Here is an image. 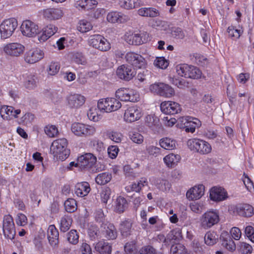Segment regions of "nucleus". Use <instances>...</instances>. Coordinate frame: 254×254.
<instances>
[{
  "instance_id": "35",
  "label": "nucleus",
  "mask_w": 254,
  "mask_h": 254,
  "mask_svg": "<svg viewBox=\"0 0 254 254\" xmlns=\"http://www.w3.org/2000/svg\"><path fill=\"white\" fill-rule=\"evenodd\" d=\"M181 157L178 154L170 153L166 155L163 160L166 165L169 167H173L180 160Z\"/></svg>"
},
{
  "instance_id": "63",
  "label": "nucleus",
  "mask_w": 254,
  "mask_h": 254,
  "mask_svg": "<svg viewBox=\"0 0 254 254\" xmlns=\"http://www.w3.org/2000/svg\"><path fill=\"white\" fill-rule=\"evenodd\" d=\"M190 207L191 211L196 213H200L204 208L203 205L202 203L196 202L190 203Z\"/></svg>"
},
{
  "instance_id": "64",
  "label": "nucleus",
  "mask_w": 254,
  "mask_h": 254,
  "mask_svg": "<svg viewBox=\"0 0 254 254\" xmlns=\"http://www.w3.org/2000/svg\"><path fill=\"white\" fill-rule=\"evenodd\" d=\"M245 233L249 239L254 243V228L251 226H248L245 228Z\"/></svg>"
},
{
  "instance_id": "14",
  "label": "nucleus",
  "mask_w": 254,
  "mask_h": 254,
  "mask_svg": "<svg viewBox=\"0 0 254 254\" xmlns=\"http://www.w3.org/2000/svg\"><path fill=\"white\" fill-rule=\"evenodd\" d=\"M160 107L161 112L167 115L178 114L182 110L181 105L179 103L172 101L162 102Z\"/></svg>"
},
{
  "instance_id": "43",
  "label": "nucleus",
  "mask_w": 254,
  "mask_h": 254,
  "mask_svg": "<svg viewBox=\"0 0 254 254\" xmlns=\"http://www.w3.org/2000/svg\"><path fill=\"white\" fill-rule=\"evenodd\" d=\"M120 7L126 9H131L137 5L138 0H118Z\"/></svg>"
},
{
  "instance_id": "49",
  "label": "nucleus",
  "mask_w": 254,
  "mask_h": 254,
  "mask_svg": "<svg viewBox=\"0 0 254 254\" xmlns=\"http://www.w3.org/2000/svg\"><path fill=\"white\" fill-rule=\"evenodd\" d=\"M67 240L71 244H77L78 243L79 235L76 230H70L67 234Z\"/></svg>"
},
{
  "instance_id": "50",
  "label": "nucleus",
  "mask_w": 254,
  "mask_h": 254,
  "mask_svg": "<svg viewBox=\"0 0 254 254\" xmlns=\"http://www.w3.org/2000/svg\"><path fill=\"white\" fill-rule=\"evenodd\" d=\"M107 134L111 140L116 143L121 142L123 138V135L119 131L111 130L108 132Z\"/></svg>"
},
{
  "instance_id": "25",
  "label": "nucleus",
  "mask_w": 254,
  "mask_h": 254,
  "mask_svg": "<svg viewBox=\"0 0 254 254\" xmlns=\"http://www.w3.org/2000/svg\"><path fill=\"white\" fill-rule=\"evenodd\" d=\"M58 31V27L54 25L49 24L41 29L40 35L38 36V41L41 43L46 41Z\"/></svg>"
},
{
  "instance_id": "22",
  "label": "nucleus",
  "mask_w": 254,
  "mask_h": 254,
  "mask_svg": "<svg viewBox=\"0 0 254 254\" xmlns=\"http://www.w3.org/2000/svg\"><path fill=\"white\" fill-rule=\"evenodd\" d=\"M43 15L48 20H54L61 18L64 12L61 8H49L43 10Z\"/></svg>"
},
{
  "instance_id": "46",
  "label": "nucleus",
  "mask_w": 254,
  "mask_h": 254,
  "mask_svg": "<svg viewBox=\"0 0 254 254\" xmlns=\"http://www.w3.org/2000/svg\"><path fill=\"white\" fill-rule=\"evenodd\" d=\"M60 69V65L58 62H51L46 69L48 75H55L57 74Z\"/></svg>"
},
{
  "instance_id": "39",
  "label": "nucleus",
  "mask_w": 254,
  "mask_h": 254,
  "mask_svg": "<svg viewBox=\"0 0 254 254\" xmlns=\"http://www.w3.org/2000/svg\"><path fill=\"white\" fill-rule=\"evenodd\" d=\"M112 179V174L109 173H102L98 174L95 178L97 184L104 185L109 183Z\"/></svg>"
},
{
  "instance_id": "7",
  "label": "nucleus",
  "mask_w": 254,
  "mask_h": 254,
  "mask_svg": "<svg viewBox=\"0 0 254 254\" xmlns=\"http://www.w3.org/2000/svg\"><path fill=\"white\" fill-rule=\"evenodd\" d=\"M21 31L24 36L28 37H35L37 35H40L41 29L34 22L26 20L22 23Z\"/></svg>"
},
{
  "instance_id": "20",
  "label": "nucleus",
  "mask_w": 254,
  "mask_h": 254,
  "mask_svg": "<svg viewBox=\"0 0 254 254\" xmlns=\"http://www.w3.org/2000/svg\"><path fill=\"white\" fill-rule=\"evenodd\" d=\"M107 20L111 23H125L130 20V17L128 15L115 11L108 13Z\"/></svg>"
},
{
  "instance_id": "5",
  "label": "nucleus",
  "mask_w": 254,
  "mask_h": 254,
  "mask_svg": "<svg viewBox=\"0 0 254 254\" xmlns=\"http://www.w3.org/2000/svg\"><path fill=\"white\" fill-rule=\"evenodd\" d=\"M71 130L75 135L84 137L92 136L96 131L95 126L79 123L72 124Z\"/></svg>"
},
{
  "instance_id": "26",
  "label": "nucleus",
  "mask_w": 254,
  "mask_h": 254,
  "mask_svg": "<svg viewBox=\"0 0 254 254\" xmlns=\"http://www.w3.org/2000/svg\"><path fill=\"white\" fill-rule=\"evenodd\" d=\"M204 193V186L203 185L195 186L188 190L187 198L190 200L199 199Z\"/></svg>"
},
{
  "instance_id": "11",
  "label": "nucleus",
  "mask_w": 254,
  "mask_h": 254,
  "mask_svg": "<svg viewBox=\"0 0 254 254\" xmlns=\"http://www.w3.org/2000/svg\"><path fill=\"white\" fill-rule=\"evenodd\" d=\"M126 61L138 68H144L146 65L145 59L140 55L134 52H128L125 56Z\"/></svg>"
},
{
  "instance_id": "37",
  "label": "nucleus",
  "mask_w": 254,
  "mask_h": 254,
  "mask_svg": "<svg viewBox=\"0 0 254 254\" xmlns=\"http://www.w3.org/2000/svg\"><path fill=\"white\" fill-rule=\"evenodd\" d=\"M127 207L126 199L122 196L118 197L115 202V210L119 213H123Z\"/></svg>"
},
{
  "instance_id": "55",
  "label": "nucleus",
  "mask_w": 254,
  "mask_h": 254,
  "mask_svg": "<svg viewBox=\"0 0 254 254\" xmlns=\"http://www.w3.org/2000/svg\"><path fill=\"white\" fill-rule=\"evenodd\" d=\"M129 137L133 142L137 144H141L144 140V137L142 134L137 132H130Z\"/></svg>"
},
{
  "instance_id": "15",
  "label": "nucleus",
  "mask_w": 254,
  "mask_h": 254,
  "mask_svg": "<svg viewBox=\"0 0 254 254\" xmlns=\"http://www.w3.org/2000/svg\"><path fill=\"white\" fill-rule=\"evenodd\" d=\"M96 157L91 153H86L78 157L76 165L81 169H89L96 163Z\"/></svg>"
},
{
  "instance_id": "1",
  "label": "nucleus",
  "mask_w": 254,
  "mask_h": 254,
  "mask_svg": "<svg viewBox=\"0 0 254 254\" xmlns=\"http://www.w3.org/2000/svg\"><path fill=\"white\" fill-rule=\"evenodd\" d=\"M67 141L65 138L56 139L52 143L50 151L57 159L64 161L70 154V150L67 148Z\"/></svg>"
},
{
  "instance_id": "27",
  "label": "nucleus",
  "mask_w": 254,
  "mask_h": 254,
  "mask_svg": "<svg viewBox=\"0 0 254 254\" xmlns=\"http://www.w3.org/2000/svg\"><path fill=\"white\" fill-rule=\"evenodd\" d=\"M59 232L54 225L49 226L47 230V237L50 245L56 248L59 244Z\"/></svg>"
},
{
  "instance_id": "40",
  "label": "nucleus",
  "mask_w": 254,
  "mask_h": 254,
  "mask_svg": "<svg viewBox=\"0 0 254 254\" xmlns=\"http://www.w3.org/2000/svg\"><path fill=\"white\" fill-rule=\"evenodd\" d=\"M160 90V96L166 98H170L175 95L174 89L170 85L163 83Z\"/></svg>"
},
{
  "instance_id": "18",
  "label": "nucleus",
  "mask_w": 254,
  "mask_h": 254,
  "mask_svg": "<svg viewBox=\"0 0 254 254\" xmlns=\"http://www.w3.org/2000/svg\"><path fill=\"white\" fill-rule=\"evenodd\" d=\"M134 69L130 65L123 64L120 66L117 70L118 76L125 80H130L135 75Z\"/></svg>"
},
{
  "instance_id": "30",
  "label": "nucleus",
  "mask_w": 254,
  "mask_h": 254,
  "mask_svg": "<svg viewBox=\"0 0 254 254\" xmlns=\"http://www.w3.org/2000/svg\"><path fill=\"white\" fill-rule=\"evenodd\" d=\"M74 191L78 196H86L90 191L89 184L86 182L77 183L75 186Z\"/></svg>"
},
{
  "instance_id": "6",
  "label": "nucleus",
  "mask_w": 254,
  "mask_h": 254,
  "mask_svg": "<svg viewBox=\"0 0 254 254\" xmlns=\"http://www.w3.org/2000/svg\"><path fill=\"white\" fill-rule=\"evenodd\" d=\"M17 21L14 18L3 20L0 24V35L1 39L10 37L17 27Z\"/></svg>"
},
{
  "instance_id": "24",
  "label": "nucleus",
  "mask_w": 254,
  "mask_h": 254,
  "mask_svg": "<svg viewBox=\"0 0 254 254\" xmlns=\"http://www.w3.org/2000/svg\"><path fill=\"white\" fill-rule=\"evenodd\" d=\"M181 120L182 122L185 121V131L188 132H194L195 128L201 126L200 121L196 118L186 117L182 118Z\"/></svg>"
},
{
  "instance_id": "2",
  "label": "nucleus",
  "mask_w": 254,
  "mask_h": 254,
  "mask_svg": "<svg viewBox=\"0 0 254 254\" xmlns=\"http://www.w3.org/2000/svg\"><path fill=\"white\" fill-rule=\"evenodd\" d=\"M199 220L200 225L202 228L209 229L219 222V211L216 209H209L200 216Z\"/></svg>"
},
{
  "instance_id": "4",
  "label": "nucleus",
  "mask_w": 254,
  "mask_h": 254,
  "mask_svg": "<svg viewBox=\"0 0 254 254\" xmlns=\"http://www.w3.org/2000/svg\"><path fill=\"white\" fill-rule=\"evenodd\" d=\"M187 144L190 150L202 154H208L211 151V145L206 141L201 139H190L188 140Z\"/></svg>"
},
{
  "instance_id": "19",
  "label": "nucleus",
  "mask_w": 254,
  "mask_h": 254,
  "mask_svg": "<svg viewBox=\"0 0 254 254\" xmlns=\"http://www.w3.org/2000/svg\"><path fill=\"white\" fill-rule=\"evenodd\" d=\"M24 50V46L18 43H9L3 47V51L6 55L13 57L20 56L23 53Z\"/></svg>"
},
{
  "instance_id": "17",
  "label": "nucleus",
  "mask_w": 254,
  "mask_h": 254,
  "mask_svg": "<svg viewBox=\"0 0 254 254\" xmlns=\"http://www.w3.org/2000/svg\"><path fill=\"white\" fill-rule=\"evenodd\" d=\"M142 116L141 112L136 106L128 107L125 112L124 120L127 123H132L138 120Z\"/></svg>"
},
{
  "instance_id": "32",
  "label": "nucleus",
  "mask_w": 254,
  "mask_h": 254,
  "mask_svg": "<svg viewBox=\"0 0 254 254\" xmlns=\"http://www.w3.org/2000/svg\"><path fill=\"white\" fill-rule=\"evenodd\" d=\"M137 13L140 16L149 17H156L160 15L159 10L153 7H141L138 10Z\"/></svg>"
},
{
  "instance_id": "58",
  "label": "nucleus",
  "mask_w": 254,
  "mask_h": 254,
  "mask_svg": "<svg viewBox=\"0 0 254 254\" xmlns=\"http://www.w3.org/2000/svg\"><path fill=\"white\" fill-rule=\"evenodd\" d=\"M111 193V190L108 188L106 187L103 189L101 193V198L102 202L106 204L108 200L110 198V195Z\"/></svg>"
},
{
  "instance_id": "8",
  "label": "nucleus",
  "mask_w": 254,
  "mask_h": 254,
  "mask_svg": "<svg viewBox=\"0 0 254 254\" xmlns=\"http://www.w3.org/2000/svg\"><path fill=\"white\" fill-rule=\"evenodd\" d=\"M116 96L120 100L125 102H135L139 99V95L137 91L125 88H121L117 90Z\"/></svg>"
},
{
  "instance_id": "41",
  "label": "nucleus",
  "mask_w": 254,
  "mask_h": 254,
  "mask_svg": "<svg viewBox=\"0 0 254 254\" xmlns=\"http://www.w3.org/2000/svg\"><path fill=\"white\" fill-rule=\"evenodd\" d=\"M217 235L214 232L208 231L204 236L205 243L208 246H213L217 243Z\"/></svg>"
},
{
  "instance_id": "54",
  "label": "nucleus",
  "mask_w": 254,
  "mask_h": 254,
  "mask_svg": "<svg viewBox=\"0 0 254 254\" xmlns=\"http://www.w3.org/2000/svg\"><path fill=\"white\" fill-rule=\"evenodd\" d=\"M239 248L240 251L243 254H251L253 252L252 247L245 242H240Z\"/></svg>"
},
{
  "instance_id": "3",
  "label": "nucleus",
  "mask_w": 254,
  "mask_h": 254,
  "mask_svg": "<svg viewBox=\"0 0 254 254\" xmlns=\"http://www.w3.org/2000/svg\"><path fill=\"white\" fill-rule=\"evenodd\" d=\"M88 45L101 52L108 51L111 48L109 41L99 34L91 35L88 40Z\"/></svg>"
},
{
  "instance_id": "59",
  "label": "nucleus",
  "mask_w": 254,
  "mask_h": 254,
  "mask_svg": "<svg viewBox=\"0 0 254 254\" xmlns=\"http://www.w3.org/2000/svg\"><path fill=\"white\" fill-rule=\"evenodd\" d=\"M125 251L127 254H136L137 251L133 242L127 243L125 246Z\"/></svg>"
},
{
  "instance_id": "52",
  "label": "nucleus",
  "mask_w": 254,
  "mask_h": 254,
  "mask_svg": "<svg viewBox=\"0 0 254 254\" xmlns=\"http://www.w3.org/2000/svg\"><path fill=\"white\" fill-rule=\"evenodd\" d=\"M154 64L157 67L165 69L168 66L169 63L164 57H158L154 60Z\"/></svg>"
},
{
  "instance_id": "56",
  "label": "nucleus",
  "mask_w": 254,
  "mask_h": 254,
  "mask_svg": "<svg viewBox=\"0 0 254 254\" xmlns=\"http://www.w3.org/2000/svg\"><path fill=\"white\" fill-rule=\"evenodd\" d=\"M188 64H180L176 66V70L177 74L180 76L187 78V71L188 68Z\"/></svg>"
},
{
  "instance_id": "28",
  "label": "nucleus",
  "mask_w": 254,
  "mask_h": 254,
  "mask_svg": "<svg viewBox=\"0 0 254 254\" xmlns=\"http://www.w3.org/2000/svg\"><path fill=\"white\" fill-rule=\"evenodd\" d=\"M21 112L19 109H14L12 106H3L0 107V115L3 119L7 120L12 118H17Z\"/></svg>"
},
{
  "instance_id": "61",
  "label": "nucleus",
  "mask_w": 254,
  "mask_h": 254,
  "mask_svg": "<svg viewBox=\"0 0 254 254\" xmlns=\"http://www.w3.org/2000/svg\"><path fill=\"white\" fill-rule=\"evenodd\" d=\"M145 123L149 127H152L158 125L159 119L157 117L148 115L146 117Z\"/></svg>"
},
{
  "instance_id": "53",
  "label": "nucleus",
  "mask_w": 254,
  "mask_h": 254,
  "mask_svg": "<svg viewBox=\"0 0 254 254\" xmlns=\"http://www.w3.org/2000/svg\"><path fill=\"white\" fill-rule=\"evenodd\" d=\"M229 36L232 38L238 39L243 33V31L241 29H235L234 27H229L227 29Z\"/></svg>"
},
{
  "instance_id": "57",
  "label": "nucleus",
  "mask_w": 254,
  "mask_h": 254,
  "mask_svg": "<svg viewBox=\"0 0 254 254\" xmlns=\"http://www.w3.org/2000/svg\"><path fill=\"white\" fill-rule=\"evenodd\" d=\"M45 132L46 134L50 137H54L57 135L58 130L55 126H47L45 127Z\"/></svg>"
},
{
  "instance_id": "60",
  "label": "nucleus",
  "mask_w": 254,
  "mask_h": 254,
  "mask_svg": "<svg viewBox=\"0 0 254 254\" xmlns=\"http://www.w3.org/2000/svg\"><path fill=\"white\" fill-rule=\"evenodd\" d=\"M242 180L246 188L249 191H251L254 190L253 182L245 173L243 174Z\"/></svg>"
},
{
  "instance_id": "62",
  "label": "nucleus",
  "mask_w": 254,
  "mask_h": 254,
  "mask_svg": "<svg viewBox=\"0 0 254 254\" xmlns=\"http://www.w3.org/2000/svg\"><path fill=\"white\" fill-rule=\"evenodd\" d=\"M147 153L150 155L157 156L160 153V148L154 145H148L146 147Z\"/></svg>"
},
{
  "instance_id": "34",
  "label": "nucleus",
  "mask_w": 254,
  "mask_h": 254,
  "mask_svg": "<svg viewBox=\"0 0 254 254\" xmlns=\"http://www.w3.org/2000/svg\"><path fill=\"white\" fill-rule=\"evenodd\" d=\"M132 226V221L130 219L122 221L120 225V231L123 237H127L130 235Z\"/></svg>"
},
{
  "instance_id": "13",
  "label": "nucleus",
  "mask_w": 254,
  "mask_h": 254,
  "mask_svg": "<svg viewBox=\"0 0 254 254\" xmlns=\"http://www.w3.org/2000/svg\"><path fill=\"white\" fill-rule=\"evenodd\" d=\"M145 34L127 32L124 36V40L129 45H139L147 41L144 37Z\"/></svg>"
},
{
  "instance_id": "36",
  "label": "nucleus",
  "mask_w": 254,
  "mask_h": 254,
  "mask_svg": "<svg viewBox=\"0 0 254 254\" xmlns=\"http://www.w3.org/2000/svg\"><path fill=\"white\" fill-rule=\"evenodd\" d=\"M102 112L96 107H91L87 113V116L88 119L92 121L97 122L99 121L102 117L101 113Z\"/></svg>"
},
{
  "instance_id": "47",
  "label": "nucleus",
  "mask_w": 254,
  "mask_h": 254,
  "mask_svg": "<svg viewBox=\"0 0 254 254\" xmlns=\"http://www.w3.org/2000/svg\"><path fill=\"white\" fill-rule=\"evenodd\" d=\"M108 98L100 99L97 103V107L100 111L105 113H111L110 107H109Z\"/></svg>"
},
{
  "instance_id": "42",
  "label": "nucleus",
  "mask_w": 254,
  "mask_h": 254,
  "mask_svg": "<svg viewBox=\"0 0 254 254\" xmlns=\"http://www.w3.org/2000/svg\"><path fill=\"white\" fill-rule=\"evenodd\" d=\"M72 223V219L70 216L64 215L62 217L60 221V230L64 232L69 230Z\"/></svg>"
},
{
  "instance_id": "33",
  "label": "nucleus",
  "mask_w": 254,
  "mask_h": 254,
  "mask_svg": "<svg viewBox=\"0 0 254 254\" xmlns=\"http://www.w3.org/2000/svg\"><path fill=\"white\" fill-rule=\"evenodd\" d=\"M222 245L229 251L233 252L236 249V245L231 237L227 233H223L221 236Z\"/></svg>"
},
{
  "instance_id": "16",
  "label": "nucleus",
  "mask_w": 254,
  "mask_h": 254,
  "mask_svg": "<svg viewBox=\"0 0 254 254\" xmlns=\"http://www.w3.org/2000/svg\"><path fill=\"white\" fill-rule=\"evenodd\" d=\"M66 100L67 106L70 109H78L81 107L86 100L85 97L79 94H73L68 95Z\"/></svg>"
},
{
  "instance_id": "29",
  "label": "nucleus",
  "mask_w": 254,
  "mask_h": 254,
  "mask_svg": "<svg viewBox=\"0 0 254 254\" xmlns=\"http://www.w3.org/2000/svg\"><path fill=\"white\" fill-rule=\"evenodd\" d=\"M94 248L100 254H111L112 245L105 241H100L96 243Z\"/></svg>"
},
{
  "instance_id": "48",
  "label": "nucleus",
  "mask_w": 254,
  "mask_h": 254,
  "mask_svg": "<svg viewBox=\"0 0 254 254\" xmlns=\"http://www.w3.org/2000/svg\"><path fill=\"white\" fill-rule=\"evenodd\" d=\"M92 28L91 23L86 20H82L79 21L77 26V29L82 33L87 32Z\"/></svg>"
},
{
  "instance_id": "45",
  "label": "nucleus",
  "mask_w": 254,
  "mask_h": 254,
  "mask_svg": "<svg viewBox=\"0 0 254 254\" xmlns=\"http://www.w3.org/2000/svg\"><path fill=\"white\" fill-rule=\"evenodd\" d=\"M64 206L67 212H73L77 209L76 201L73 198H68L64 202Z\"/></svg>"
},
{
  "instance_id": "12",
  "label": "nucleus",
  "mask_w": 254,
  "mask_h": 254,
  "mask_svg": "<svg viewBox=\"0 0 254 254\" xmlns=\"http://www.w3.org/2000/svg\"><path fill=\"white\" fill-rule=\"evenodd\" d=\"M44 57L42 50L38 48H33L27 51L24 54V61L30 64H35Z\"/></svg>"
},
{
  "instance_id": "51",
  "label": "nucleus",
  "mask_w": 254,
  "mask_h": 254,
  "mask_svg": "<svg viewBox=\"0 0 254 254\" xmlns=\"http://www.w3.org/2000/svg\"><path fill=\"white\" fill-rule=\"evenodd\" d=\"M109 99V107H110V110L111 112L116 111L119 109L122 104L121 102L114 98H108Z\"/></svg>"
},
{
  "instance_id": "31",
  "label": "nucleus",
  "mask_w": 254,
  "mask_h": 254,
  "mask_svg": "<svg viewBox=\"0 0 254 254\" xmlns=\"http://www.w3.org/2000/svg\"><path fill=\"white\" fill-rule=\"evenodd\" d=\"M152 182L158 189L163 191L169 190L171 187V184L167 180L161 178H153Z\"/></svg>"
},
{
  "instance_id": "38",
  "label": "nucleus",
  "mask_w": 254,
  "mask_h": 254,
  "mask_svg": "<svg viewBox=\"0 0 254 254\" xmlns=\"http://www.w3.org/2000/svg\"><path fill=\"white\" fill-rule=\"evenodd\" d=\"M176 141L170 138L165 137L160 139V145L166 150H172L176 147Z\"/></svg>"
},
{
  "instance_id": "44",
  "label": "nucleus",
  "mask_w": 254,
  "mask_h": 254,
  "mask_svg": "<svg viewBox=\"0 0 254 254\" xmlns=\"http://www.w3.org/2000/svg\"><path fill=\"white\" fill-rule=\"evenodd\" d=\"M37 81L36 76L30 74L27 76L24 82V86L28 89H33L37 86Z\"/></svg>"
},
{
  "instance_id": "21",
  "label": "nucleus",
  "mask_w": 254,
  "mask_h": 254,
  "mask_svg": "<svg viewBox=\"0 0 254 254\" xmlns=\"http://www.w3.org/2000/svg\"><path fill=\"white\" fill-rule=\"evenodd\" d=\"M228 197L227 191L221 187H213L210 190L211 200L219 202L226 200Z\"/></svg>"
},
{
  "instance_id": "23",
  "label": "nucleus",
  "mask_w": 254,
  "mask_h": 254,
  "mask_svg": "<svg viewBox=\"0 0 254 254\" xmlns=\"http://www.w3.org/2000/svg\"><path fill=\"white\" fill-rule=\"evenodd\" d=\"M103 236L108 240H114L117 237V232L114 225L110 223L103 224L101 226Z\"/></svg>"
},
{
  "instance_id": "9",
  "label": "nucleus",
  "mask_w": 254,
  "mask_h": 254,
  "mask_svg": "<svg viewBox=\"0 0 254 254\" xmlns=\"http://www.w3.org/2000/svg\"><path fill=\"white\" fill-rule=\"evenodd\" d=\"M229 211L234 214L244 217H250L254 214V208L250 204H239L232 205L229 208Z\"/></svg>"
},
{
  "instance_id": "10",
  "label": "nucleus",
  "mask_w": 254,
  "mask_h": 254,
  "mask_svg": "<svg viewBox=\"0 0 254 254\" xmlns=\"http://www.w3.org/2000/svg\"><path fill=\"white\" fill-rule=\"evenodd\" d=\"M2 230L5 238L10 240L14 239L16 232L13 220L11 215H6L3 217Z\"/></svg>"
}]
</instances>
